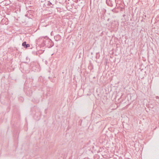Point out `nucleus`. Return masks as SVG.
Returning a JSON list of instances; mask_svg holds the SVG:
<instances>
[{
  "mask_svg": "<svg viewBox=\"0 0 159 159\" xmlns=\"http://www.w3.org/2000/svg\"><path fill=\"white\" fill-rule=\"evenodd\" d=\"M30 47V44H26V46H25V48H27V47Z\"/></svg>",
  "mask_w": 159,
  "mask_h": 159,
  "instance_id": "obj_2",
  "label": "nucleus"
},
{
  "mask_svg": "<svg viewBox=\"0 0 159 159\" xmlns=\"http://www.w3.org/2000/svg\"><path fill=\"white\" fill-rule=\"evenodd\" d=\"M26 42H23L22 44V45L24 47L26 46Z\"/></svg>",
  "mask_w": 159,
  "mask_h": 159,
  "instance_id": "obj_1",
  "label": "nucleus"
}]
</instances>
